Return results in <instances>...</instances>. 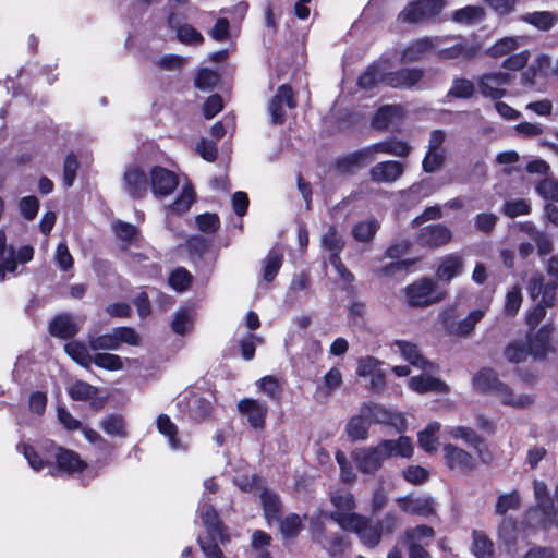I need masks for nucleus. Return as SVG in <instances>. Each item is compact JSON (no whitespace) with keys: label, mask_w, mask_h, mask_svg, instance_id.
I'll return each mask as SVG.
<instances>
[{"label":"nucleus","mask_w":558,"mask_h":558,"mask_svg":"<svg viewBox=\"0 0 558 558\" xmlns=\"http://www.w3.org/2000/svg\"><path fill=\"white\" fill-rule=\"evenodd\" d=\"M411 151L408 143L399 140H387L364 147L343 159L339 160L338 167L343 172H354L374 161L379 154H387L397 157H405Z\"/></svg>","instance_id":"f257e3e1"},{"label":"nucleus","mask_w":558,"mask_h":558,"mask_svg":"<svg viewBox=\"0 0 558 558\" xmlns=\"http://www.w3.org/2000/svg\"><path fill=\"white\" fill-rule=\"evenodd\" d=\"M527 292L533 301L541 300L525 313V324L530 330L535 329L545 318L547 308L553 307L556 301V284L545 282L543 275H533L527 282Z\"/></svg>","instance_id":"f03ea898"},{"label":"nucleus","mask_w":558,"mask_h":558,"mask_svg":"<svg viewBox=\"0 0 558 558\" xmlns=\"http://www.w3.org/2000/svg\"><path fill=\"white\" fill-rule=\"evenodd\" d=\"M526 39L524 36L502 37L494 43L485 53L493 59L507 57L502 61L501 66L508 71L523 70L531 58V53L529 50L514 51L521 48Z\"/></svg>","instance_id":"7ed1b4c3"},{"label":"nucleus","mask_w":558,"mask_h":558,"mask_svg":"<svg viewBox=\"0 0 558 558\" xmlns=\"http://www.w3.org/2000/svg\"><path fill=\"white\" fill-rule=\"evenodd\" d=\"M330 518L343 530L354 532L367 547H375L381 538V524L359 514L330 513Z\"/></svg>","instance_id":"20e7f679"},{"label":"nucleus","mask_w":558,"mask_h":558,"mask_svg":"<svg viewBox=\"0 0 558 558\" xmlns=\"http://www.w3.org/2000/svg\"><path fill=\"white\" fill-rule=\"evenodd\" d=\"M407 303L412 307H425L445 299V291L440 290L436 281L430 278H421L404 289Z\"/></svg>","instance_id":"39448f33"},{"label":"nucleus","mask_w":558,"mask_h":558,"mask_svg":"<svg viewBox=\"0 0 558 558\" xmlns=\"http://www.w3.org/2000/svg\"><path fill=\"white\" fill-rule=\"evenodd\" d=\"M49 446L51 458L49 472L52 476L72 475L82 472L86 468V463L76 452L60 448L52 441L49 442Z\"/></svg>","instance_id":"423d86ee"},{"label":"nucleus","mask_w":558,"mask_h":558,"mask_svg":"<svg viewBox=\"0 0 558 558\" xmlns=\"http://www.w3.org/2000/svg\"><path fill=\"white\" fill-rule=\"evenodd\" d=\"M34 250L29 245H24L17 252L12 245H7V236L3 230H0V281L7 272L14 274L19 264H25L33 258Z\"/></svg>","instance_id":"0eeeda50"},{"label":"nucleus","mask_w":558,"mask_h":558,"mask_svg":"<svg viewBox=\"0 0 558 558\" xmlns=\"http://www.w3.org/2000/svg\"><path fill=\"white\" fill-rule=\"evenodd\" d=\"M554 333L555 327L551 324H545L536 330L527 331L526 344L534 359L544 360L555 352Z\"/></svg>","instance_id":"6e6552de"},{"label":"nucleus","mask_w":558,"mask_h":558,"mask_svg":"<svg viewBox=\"0 0 558 558\" xmlns=\"http://www.w3.org/2000/svg\"><path fill=\"white\" fill-rule=\"evenodd\" d=\"M444 0H416L399 14L402 22L417 23L436 17L445 8Z\"/></svg>","instance_id":"1a4fd4ad"},{"label":"nucleus","mask_w":558,"mask_h":558,"mask_svg":"<svg viewBox=\"0 0 558 558\" xmlns=\"http://www.w3.org/2000/svg\"><path fill=\"white\" fill-rule=\"evenodd\" d=\"M533 492L536 501L535 512H541V525L544 530H548L553 526L558 529L557 511L555 510V504L549 496L547 485L535 480L533 482Z\"/></svg>","instance_id":"9d476101"},{"label":"nucleus","mask_w":558,"mask_h":558,"mask_svg":"<svg viewBox=\"0 0 558 558\" xmlns=\"http://www.w3.org/2000/svg\"><path fill=\"white\" fill-rule=\"evenodd\" d=\"M511 82V75L507 72L485 73L477 80L480 93L490 99H500L507 94L506 87Z\"/></svg>","instance_id":"9b49d317"},{"label":"nucleus","mask_w":558,"mask_h":558,"mask_svg":"<svg viewBox=\"0 0 558 558\" xmlns=\"http://www.w3.org/2000/svg\"><path fill=\"white\" fill-rule=\"evenodd\" d=\"M448 37H424L411 43L400 53L401 63H413L422 59L427 52L439 48Z\"/></svg>","instance_id":"f8f14e48"},{"label":"nucleus","mask_w":558,"mask_h":558,"mask_svg":"<svg viewBox=\"0 0 558 558\" xmlns=\"http://www.w3.org/2000/svg\"><path fill=\"white\" fill-rule=\"evenodd\" d=\"M149 175L150 189L157 198L169 196L179 185L177 175L166 168L153 167Z\"/></svg>","instance_id":"ddd939ff"},{"label":"nucleus","mask_w":558,"mask_h":558,"mask_svg":"<svg viewBox=\"0 0 558 558\" xmlns=\"http://www.w3.org/2000/svg\"><path fill=\"white\" fill-rule=\"evenodd\" d=\"M361 412L367 417V420L379 424H389L395 426L399 432L405 429V418L401 413L391 412L385 407L376 403H365Z\"/></svg>","instance_id":"4468645a"},{"label":"nucleus","mask_w":558,"mask_h":558,"mask_svg":"<svg viewBox=\"0 0 558 558\" xmlns=\"http://www.w3.org/2000/svg\"><path fill=\"white\" fill-rule=\"evenodd\" d=\"M149 182L145 170L137 166H129L123 175V187L125 192L134 197L142 198L147 194Z\"/></svg>","instance_id":"2eb2a0df"},{"label":"nucleus","mask_w":558,"mask_h":558,"mask_svg":"<svg viewBox=\"0 0 558 558\" xmlns=\"http://www.w3.org/2000/svg\"><path fill=\"white\" fill-rule=\"evenodd\" d=\"M357 469L364 474H375L386 461L378 445L368 448H359L352 452Z\"/></svg>","instance_id":"dca6fc26"},{"label":"nucleus","mask_w":558,"mask_h":558,"mask_svg":"<svg viewBox=\"0 0 558 558\" xmlns=\"http://www.w3.org/2000/svg\"><path fill=\"white\" fill-rule=\"evenodd\" d=\"M442 452L445 463L450 470L469 473L475 469V459L464 449L446 444Z\"/></svg>","instance_id":"f3484780"},{"label":"nucleus","mask_w":558,"mask_h":558,"mask_svg":"<svg viewBox=\"0 0 558 558\" xmlns=\"http://www.w3.org/2000/svg\"><path fill=\"white\" fill-rule=\"evenodd\" d=\"M396 501L399 508L408 514L427 518L436 512V504L430 496H404L399 497Z\"/></svg>","instance_id":"a211bd4d"},{"label":"nucleus","mask_w":558,"mask_h":558,"mask_svg":"<svg viewBox=\"0 0 558 558\" xmlns=\"http://www.w3.org/2000/svg\"><path fill=\"white\" fill-rule=\"evenodd\" d=\"M393 64L388 58H380L372 63L359 77L357 84L363 89H372L377 84L386 85L387 71L392 69Z\"/></svg>","instance_id":"6ab92c4d"},{"label":"nucleus","mask_w":558,"mask_h":558,"mask_svg":"<svg viewBox=\"0 0 558 558\" xmlns=\"http://www.w3.org/2000/svg\"><path fill=\"white\" fill-rule=\"evenodd\" d=\"M238 411L254 429H263L268 408L258 400L245 398L238 402Z\"/></svg>","instance_id":"aec40b11"},{"label":"nucleus","mask_w":558,"mask_h":558,"mask_svg":"<svg viewBox=\"0 0 558 558\" xmlns=\"http://www.w3.org/2000/svg\"><path fill=\"white\" fill-rule=\"evenodd\" d=\"M294 107L295 102L291 87L281 85L268 106L272 123L281 124L286 120V110Z\"/></svg>","instance_id":"412c9836"},{"label":"nucleus","mask_w":558,"mask_h":558,"mask_svg":"<svg viewBox=\"0 0 558 558\" xmlns=\"http://www.w3.org/2000/svg\"><path fill=\"white\" fill-rule=\"evenodd\" d=\"M392 347L412 366L423 371L435 369L434 363L423 356L417 344L407 340H396Z\"/></svg>","instance_id":"4be33fe9"},{"label":"nucleus","mask_w":558,"mask_h":558,"mask_svg":"<svg viewBox=\"0 0 558 558\" xmlns=\"http://www.w3.org/2000/svg\"><path fill=\"white\" fill-rule=\"evenodd\" d=\"M404 172V165L396 161H380L369 170L372 181L376 183H392L397 181Z\"/></svg>","instance_id":"5701e85b"},{"label":"nucleus","mask_w":558,"mask_h":558,"mask_svg":"<svg viewBox=\"0 0 558 558\" xmlns=\"http://www.w3.org/2000/svg\"><path fill=\"white\" fill-rule=\"evenodd\" d=\"M157 430L167 439L173 451H186L189 444L179 437L178 426L167 414H159L156 418Z\"/></svg>","instance_id":"b1692460"},{"label":"nucleus","mask_w":558,"mask_h":558,"mask_svg":"<svg viewBox=\"0 0 558 558\" xmlns=\"http://www.w3.org/2000/svg\"><path fill=\"white\" fill-rule=\"evenodd\" d=\"M424 72L420 69H402L399 71H387L386 85L393 88H411L422 78Z\"/></svg>","instance_id":"393cba45"},{"label":"nucleus","mask_w":558,"mask_h":558,"mask_svg":"<svg viewBox=\"0 0 558 558\" xmlns=\"http://www.w3.org/2000/svg\"><path fill=\"white\" fill-rule=\"evenodd\" d=\"M198 513L208 536H213L215 539L218 538L221 542L228 539L222 523L213 506L206 502L202 504L198 508Z\"/></svg>","instance_id":"a878e982"},{"label":"nucleus","mask_w":558,"mask_h":558,"mask_svg":"<svg viewBox=\"0 0 558 558\" xmlns=\"http://www.w3.org/2000/svg\"><path fill=\"white\" fill-rule=\"evenodd\" d=\"M50 441L45 444V447L41 451H38L36 448L28 444H19L16 449L21 452L28 462V465L36 472L43 470L45 466L50 468Z\"/></svg>","instance_id":"bb28decb"},{"label":"nucleus","mask_w":558,"mask_h":558,"mask_svg":"<svg viewBox=\"0 0 558 558\" xmlns=\"http://www.w3.org/2000/svg\"><path fill=\"white\" fill-rule=\"evenodd\" d=\"M378 447L386 460L392 457L409 459L414 451L412 440L408 436H400L398 439L381 440Z\"/></svg>","instance_id":"cd10ccee"},{"label":"nucleus","mask_w":558,"mask_h":558,"mask_svg":"<svg viewBox=\"0 0 558 558\" xmlns=\"http://www.w3.org/2000/svg\"><path fill=\"white\" fill-rule=\"evenodd\" d=\"M464 269V260L458 254H448L444 256L437 267L436 277L440 281L449 282L454 277L460 276Z\"/></svg>","instance_id":"c85d7f7f"},{"label":"nucleus","mask_w":558,"mask_h":558,"mask_svg":"<svg viewBox=\"0 0 558 558\" xmlns=\"http://www.w3.org/2000/svg\"><path fill=\"white\" fill-rule=\"evenodd\" d=\"M499 401L509 407L513 408H527L534 402V397L527 393H515L506 384L499 383L493 393Z\"/></svg>","instance_id":"c756f323"},{"label":"nucleus","mask_w":558,"mask_h":558,"mask_svg":"<svg viewBox=\"0 0 558 558\" xmlns=\"http://www.w3.org/2000/svg\"><path fill=\"white\" fill-rule=\"evenodd\" d=\"M409 388L417 393H446L449 391V387L445 381L427 374L411 377L409 380Z\"/></svg>","instance_id":"7c9ffc66"},{"label":"nucleus","mask_w":558,"mask_h":558,"mask_svg":"<svg viewBox=\"0 0 558 558\" xmlns=\"http://www.w3.org/2000/svg\"><path fill=\"white\" fill-rule=\"evenodd\" d=\"M403 117V108L399 105H386L380 107L373 118V126L377 130H386L397 125Z\"/></svg>","instance_id":"2f4dec72"},{"label":"nucleus","mask_w":558,"mask_h":558,"mask_svg":"<svg viewBox=\"0 0 558 558\" xmlns=\"http://www.w3.org/2000/svg\"><path fill=\"white\" fill-rule=\"evenodd\" d=\"M452 233L444 225H433L421 230L420 241L422 244L438 247L451 241Z\"/></svg>","instance_id":"473e14b6"},{"label":"nucleus","mask_w":558,"mask_h":558,"mask_svg":"<svg viewBox=\"0 0 558 558\" xmlns=\"http://www.w3.org/2000/svg\"><path fill=\"white\" fill-rule=\"evenodd\" d=\"M80 327L75 318L70 314H62L52 319L49 331L52 336L68 339L74 337Z\"/></svg>","instance_id":"72a5a7b5"},{"label":"nucleus","mask_w":558,"mask_h":558,"mask_svg":"<svg viewBox=\"0 0 558 558\" xmlns=\"http://www.w3.org/2000/svg\"><path fill=\"white\" fill-rule=\"evenodd\" d=\"M480 51L478 45H468L465 43H457L448 48H440L437 56L441 60L462 59L471 60L477 56Z\"/></svg>","instance_id":"f704fd0d"},{"label":"nucleus","mask_w":558,"mask_h":558,"mask_svg":"<svg viewBox=\"0 0 558 558\" xmlns=\"http://www.w3.org/2000/svg\"><path fill=\"white\" fill-rule=\"evenodd\" d=\"M168 24L171 28L177 29V36L181 43L198 45L203 41L202 34L189 24H181L177 14H170L168 16Z\"/></svg>","instance_id":"c9c22d12"},{"label":"nucleus","mask_w":558,"mask_h":558,"mask_svg":"<svg viewBox=\"0 0 558 558\" xmlns=\"http://www.w3.org/2000/svg\"><path fill=\"white\" fill-rule=\"evenodd\" d=\"M66 354L77 364L85 368H89L93 364L94 355L89 352V344L86 345L80 341H70L64 345Z\"/></svg>","instance_id":"e433bc0d"},{"label":"nucleus","mask_w":558,"mask_h":558,"mask_svg":"<svg viewBox=\"0 0 558 558\" xmlns=\"http://www.w3.org/2000/svg\"><path fill=\"white\" fill-rule=\"evenodd\" d=\"M500 380L490 368H483L477 372L472 379L473 388L480 392L494 393Z\"/></svg>","instance_id":"4c0bfd02"},{"label":"nucleus","mask_w":558,"mask_h":558,"mask_svg":"<svg viewBox=\"0 0 558 558\" xmlns=\"http://www.w3.org/2000/svg\"><path fill=\"white\" fill-rule=\"evenodd\" d=\"M484 310H474L457 324L448 326V331L454 336H468L472 332L475 325L484 317Z\"/></svg>","instance_id":"58836bf2"},{"label":"nucleus","mask_w":558,"mask_h":558,"mask_svg":"<svg viewBox=\"0 0 558 558\" xmlns=\"http://www.w3.org/2000/svg\"><path fill=\"white\" fill-rule=\"evenodd\" d=\"M369 421L361 412L353 416L345 426V433L351 441L365 440L368 435Z\"/></svg>","instance_id":"ea45409f"},{"label":"nucleus","mask_w":558,"mask_h":558,"mask_svg":"<svg viewBox=\"0 0 558 558\" xmlns=\"http://www.w3.org/2000/svg\"><path fill=\"white\" fill-rule=\"evenodd\" d=\"M409 546H428L435 536L433 527L422 524L408 529L404 533Z\"/></svg>","instance_id":"a19ab883"},{"label":"nucleus","mask_w":558,"mask_h":558,"mask_svg":"<svg viewBox=\"0 0 558 558\" xmlns=\"http://www.w3.org/2000/svg\"><path fill=\"white\" fill-rule=\"evenodd\" d=\"M260 501L264 509V514L269 524L274 521H278L281 502L278 496L268 489L260 492Z\"/></svg>","instance_id":"79ce46f5"},{"label":"nucleus","mask_w":558,"mask_h":558,"mask_svg":"<svg viewBox=\"0 0 558 558\" xmlns=\"http://www.w3.org/2000/svg\"><path fill=\"white\" fill-rule=\"evenodd\" d=\"M472 553L476 558H493L495 546L493 541L482 531H474L472 534Z\"/></svg>","instance_id":"37998d69"},{"label":"nucleus","mask_w":558,"mask_h":558,"mask_svg":"<svg viewBox=\"0 0 558 558\" xmlns=\"http://www.w3.org/2000/svg\"><path fill=\"white\" fill-rule=\"evenodd\" d=\"M440 429V423L432 422L417 435L420 447L427 453L436 452L437 450V433Z\"/></svg>","instance_id":"c03bdc74"},{"label":"nucleus","mask_w":558,"mask_h":558,"mask_svg":"<svg viewBox=\"0 0 558 558\" xmlns=\"http://www.w3.org/2000/svg\"><path fill=\"white\" fill-rule=\"evenodd\" d=\"M100 427L111 437L125 438L128 436L125 418L120 414L105 417L100 423Z\"/></svg>","instance_id":"a18cd8bd"},{"label":"nucleus","mask_w":558,"mask_h":558,"mask_svg":"<svg viewBox=\"0 0 558 558\" xmlns=\"http://www.w3.org/2000/svg\"><path fill=\"white\" fill-rule=\"evenodd\" d=\"M446 433L453 439H462L466 445L474 447L481 452V445L483 444L478 435L470 427L465 426H448Z\"/></svg>","instance_id":"49530a36"},{"label":"nucleus","mask_w":558,"mask_h":558,"mask_svg":"<svg viewBox=\"0 0 558 558\" xmlns=\"http://www.w3.org/2000/svg\"><path fill=\"white\" fill-rule=\"evenodd\" d=\"M522 21L533 25L539 31H548L556 23L557 16L550 11H537L524 14Z\"/></svg>","instance_id":"de8ad7c7"},{"label":"nucleus","mask_w":558,"mask_h":558,"mask_svg":"<svg viewBox=\"0 0 558 558\" xmlns=\"http://www.w3.org/2000/svg\"><path fill=\"white\" fill-rule=\"evenodd\" d=\"M400 196L405 205L412 206L421 202L430 194V187L426 182H418L411 185L408 190L400 191Z\"/></svg>","instance_id":"09e8293b"},{"label":"nucleus","mask_w":558,"mask_h":558,"mask_svg":"<svg viewBox=\"0 0 558 558\" xmlns=\"http://www.w3.org/2000/svg\"><path fill=\"white\" fill-rule=\"evenodd\" d=\"M194 325V313L187 308H181L175 313L171 328L177 335L183 336L190 332Z\"/></svg>","instance_id":"8fccbe9b"},{"label":"nucleus","mask_w":558,"mask_h":558,"mask_svg":"<svg viewBox=\"0 0 558 558\" xmlns=\"http://www.w3.org/2000/svg\"><path fill=\"white\" fill-rule=\"evenodd\" d=\"M379 222L374 219H366L356 223L352 229V234L360 242H369L376 234Z\"/></svg>","instance_id":"3c124183"},{"label":"nucleus","mask_w":558,"mask_h":558,"mask_svg":"<svg viewBox=\"0 0 558 558\" xmlns=\"http://www.w3.org/2000/svg\"><path fill=\"white\" fill-rule=\"evenodd\" d=\"M195 201L193 187L190 184L182 186L179 197L168 207L169 210L183 214L190 209Z\"/></svg>","instance_id":"603ef678"},{"label":"nucleus","mask_w":558,"mask_h":558,"mask_svg":"<svg viewBox=\"0 0 558 558\" xmlns=\"http://www.w3.org/2000/svg\"><path fill=\"white\" fill-rule=\"evenodd\" d=\"M320 242L322 246L329 251L330 254H340L344 246L342 236L332 226L323 234Z\"/></svg>","instance_id":"864d4df0"},{"label":"nucleus","mask_w":558,"mask_h":558,"mask_svg":"<svg viewBox=\"0 0 558 558\" xmlns=\"http://www.w3.org/2000/svg\"><path fill=\"white\" fill-rule=\"evenodd\" d=\"M331 504L338 509L335 513L351 514L354 508L353 495L348 490H337L331 495Z\"/></svg>","instance_id":"5fc2aeb1"},{"label":"nucleus","mask_w":558,"mask_h":558,"mask_svg":"<svg viewBox=\"0 0 558 558\" xmlns=\"http://www.w3.org/2000/svg\"><path fill=\"white\" fill-rule=\"evenodd\" d=\"M484 16V9L478 5H468L453 13V20L459 23L473 24Z\"/></svg>","instance_id":"6e6d98bb"},{"label":"nucleus","mask_w":558,"mask_h":558,"mask_svg":"<svg viewBox=\"0 0 558 558\" xmlns=\"http://www.w3.org/2000/svg\"><path fill=\"white\" fill-rule=\"evenodd\" d=\"M524 229L531 234L541 257L549 255L553 252V242L545 233L535 231L531 223H526Z\"/></svg>","instance_id":"4d7b16f0"},{"label":"nucleus","mask_w":558,"mask_h":558,"mask_svg":"<svg viewBox=\"0 0 558 558\" xmlns=\"http://www.w3.org/2000/svg\"><path fill=\"white\" fill-rule=\"evenodd\" d=\"M89 348L94 351L98 350H118V342L116 341L114 331L110 333L96 336L88 335Z\"/></svg>","instance_id":"13d9d810"},{"label":"nucleus","mask_w":558,"mask_h":558,"mask_svg":"<svg viewBox=\"0 0 558 558\" xmlns=\"http://www.w3.org/2000/svg\"><path fill=\"white\" fill-rule=\"evenodd\" d=\"M168 281L173 290L183 292L189 289L192 275L185 268L179 267L170 274Z\"/></svg>","instance_id":"bf43d9fd"},{"label":"nucleus","mask_w":558,"mask_h":558,"mask_svg":"<svg viewBox=\"0 0 558 558\" xmlns=\"http://www.w3.org/2000/svg\"><path fill=\"white\" fill-rule=\"evenodd\" d=\"M522 300L521 288L518 284L511 287L508 290L505 300L504 311L506 315L514 316L521 307Z\"/></svg>","instance_id":"052dcab7"},{"label":"nucleus","mask_w":558,"mask_h":558,"mask_svg":"<svg viewBox=\"0 0 558 558\" xmlns=\"http://www.w3.org/2000/svg\"><path fill=\"white\" fill-rule=\"evenodd\" d=\"M93 363L107 371H120L123 368L122 359L112 353H96L94 354Z\"/></svg>","instance_id":"680f3d73"},{"label":"nucleus","mask_w":558,"mask_h":558,"mask_svg":"<svg viewBox=\"0 0 558 558\" xmlns=\"http://www.w3.org/2000/svg\"><path fill=\"white\" fill-rule=\"evenodd\" d=\"M520 507V496L517 490L499 495L496 502V513L504 515L509 510Z\"/></svg>","instance_id":"e2e57ef3"},{"label":"nucleus","mask_w":558,"mask_h":558,"mask_svg":"<svg viewBox=\"0 0 558 558\" xmlns=\"http://www.w3.org/2000/svg\"><path fill=\"white\" fill-rule=\"evenodd\" d=\"M97 393V388L85 383V381H76L69 388V395L72 399L78 400V401H85L93 397H95Z\"/></svg>","instance_id":"0e129e2a"},{"label":"nucleus","mask_w":558,"mask_h":558,"mask_svg":"<svg viewBox=\"0 0 558 558\" xmlns=\"http://www.w3.org/2000/svg\"><path fill=\"white\" fill-rule=\"evenodd\" d=\"M504 354L510 363L519 364L526 360L530 352L529 348L526 349L524 343L515 341L506 347Z\"/></svg>","instance_id":"69168bd1"},{"label":"nucleus","mask_w":558,"mask_h":558,"mask_svg":"<svg viewBox=\"0 0 558 558\" xmlns=\"http://www.w3.org/2000/svg\"><path fill=\"white\" fill-rule=\"evenodd\" d=\"M191 415L196 420L204 418L210 413V401L193 395L187 403Z\"/></svg>","instance_id":"338daca9"},{"label":"nucleus","mask_w":558,"mask_h":558,"mask_svg":"<svg viewBox=\"0 0 558 558\" xmlns=\"http://www.w3.org/2000/svg\"><path fill=\"white\" fill-rule=\"evenodd\" d=\"M536 191L543 198L558 202V180L546 178L536 185Z\"/></svg>","instance_id":"774afa93"}]
</instances>
